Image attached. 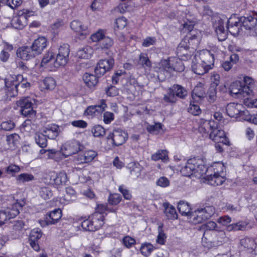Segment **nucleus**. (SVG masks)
Listing matches in <instances>:
<instances>
[{
	"label": "nucleus",
	"instance_id": "nucleus-1",
	"mask_svg": "<svg viewBox=\"0 0 257 257\" xmlns=\"http://www.w3.org/2000/svg\"><path fill=\"white\" fill-rule=\"evenodd\" d=\"M200 131L208 133L210 131L209 138L215 143H222L223 145H229V141L226 137L224 131L218 128L216 122L211 120H201Z\"/></svg>",
	"mask_w": 257,
	"mask_h": 257
},
{
	"label": "nucleus",
	"instance_id": "nucleus-2",
	"mask_svg": "<svg viewBox=\"0 0 257 257\" xmlns=\"http://www.w3.org/2000/svg\"><path fill=\"white\" fill-rule=\"evenodd\" d=\"M181 174L186 177L194 175L200 177L206 172V168L203 160L199 157H194L189 159L185 165L180 169Z\"/></svg>",
	"mask_w": 257,
	"mask_h": 257
},
{
	"label": "nucleus",
	"instance_id": "nucleus-3",
	"mask_svg": "<svg viewBox=\"0 0 257 257\" xmlns=\"http://www.w3.org/2000/svg\"><path fill=\"white\" fill-rule=\"evenodd\" d=\"M199 40L195 39L188 41L187 38H183L179 44L176 53L180 59L186 61L191 58L194 50H196L199 45Z\"/></svg>",
	"mask_w": 257,
	"mask_h": 257
},
{
	"label": "nucleus",
	"instance_id": "nucleus-4",
	"mask_svg": "<svg viewBox=\"0 0 257 257\" xmlns=\"http://www.w3.org/2000/svg\"><path fill=\"white\" fill-rule=\"evenodd\" d=\"M104 219L103 215L99 213H94L87 219L81 222V226L84 230L95 231L103 225Z\"/></svg>",
	"mask_w": 257,
	"mask_h": 257
},
{
	"label": "nucleus",
	"instance_id": "nucleus-5",
	"mask_svg": "<svg viewBox=\"0 0 257 257\" xmlns=\"http://www.w3.org/2000/svg\"><path fill=\"white\" fill-rule=\"evenodd\" d=\"M18 106L21 108L20 112L24 116L34 118L36 115V111L34 110L35 100L29 97L21 98L17 101Z\"/></svg>",
	"mask_w": 257,
	"mask_h": 257
},
{
	"label": "nucleus",
	"instance_id": "nucleus-6",
	"mask_svg": "<svg viewBox=\"0 0 257 257\" xmlns=\"http://www.w3.org/2000/svg\"><path fill=\"white\" fill-rule=\"evenodd\" d=\"M226 19L224 15L218 14L213 15L212 17L213 28L219 41H223L227 37V31L224 29V21Z\"/></svg>",
	"mask_w": 257,
	"mask_h": 257
},
{
	"label": "nucleus",
	"instance_id": "nucleus-7",
	"mask_svg": "<svg viewBox=\"0 0 257 257\" xmlns=\"http://www.w3.org/2000/svg\"><path fill=\"white\" fill-rule=\"evenodd\" d=\"M215 213V208L212 206L198 208L190 215V219L195 224L201 223L209 219Z\"/></svg>",
	"mask_w": 257,
	"mask_h": 257
},
{
	"label": "nucleus",
	"instance_id": "nucleus-8",
	"mask_svg": "<svg viewBox=\"0 0 257 257\" xmlns=\"http://www.w3.org/2000/svg\"><path fill=\"white\" fill-rule=\"evenodd\" d=\"M20 79H22L21 75L14 76L10 75L5 79V86L8 90V96L12 97L17 95L19 90V81Z\"/></svg>",
	"mask_w": 257,
	"mask_h": 257
},
{
	"label": "nucleus",
	"instance_id": "nucleus-9",
	"mask_svg": "<svg viewBox=\"0 0 257 257\" xmlns=\"http://www.w3.org/2000/svg\"><path fill=\"white\" fill-rule=\"evenodd\" d=\"M84 149V146L79 141L75 140L66 142L61 147L62 154L68 157L76 154Z\"/></svg>",
	"mask_w": 257,
	"mask_h": 257
},
{
	"label": "nucleus",
	"instance_id": "nucleus-10",
	"mask_svg": "<svg viewBox=\"0 0 257 257\" xmlns=\"http://www.w3.org/2000/svg\"><path fill=\"white\" fill-rule=\"evenodd\" d=\"M128 138V135L124 131L120 128L115 129L107 137L111 140L113 146H119L123 144Z\"/></svg>",
	"mask_w": 257,
	"mask_h": 257
},
{
	"label": "nucleus",
	"instance_id": "nucleus-11",
	"mask_svg": "<svg viewBox=\"0 0 257 257\" xmlns=\"http://www.w3.org/2000/svg\"><path fill=\"white\" fill-rule=\"evenodd\" d=\"M113 59H102L99 61L94 70V72L98 77L102 76L107 71L112 69L114 66Z\"/></svg>",
	"mask_w": 257,
	"mask_h": 257
},
{
	"label": "nucleus",
	"instance_id": "nucleus-12",
	"mask_svg": "<svg viewBox=\"0 0 257 257\" xmlns=\"http://www.w3.org/2000/svg\"><path fill=\"white\" fill-rule=\"evenodd\" d=\"M62 217V211L59 208L47 213L45 217V220L40 221L42 226L56 224Z\"/></svg>",
	"mask_w": 257,
	"mask_h": 257
},
{
	"label": "nucleus",
	"instance_id": "nucleus-13",
	"mask_svg": "<svg viewBox=\"0 0 257 257\" xmlns=\"http://www.w3.org/2000/svg\"><path fill=\"white\" fill-rule=\"evenodd\" d=\"M29 17L30 15L28 13H25L24 12H20L17 16L13 18L11 25L15 29H22L27 25Z\"/></svg>",
	"mask_w": 257,
	"mask_h": 257
},
{
	"label": "nucleus",
	"instance_id": "nucleus-14",
	"mask_svg": "<svg viewBox=\"0 0 257 257\" xmlns=\"http://www.w3.org/2000/svg\"><path fill=\"white\" fill-rule=\"evenodd\" d=\"M196 57L201 62L206 65V66L208 67L210 69H212L214 66V58L213 54L210 51L207 50L201 51Z\"/></svg>",
	"mask_w": 257,
	"mask_h": 257
},
{
	"label": "nucleus",
	"instance_id": "nucleus-15",
	"mask_svg": "<svg viewBox=\"0 0 257 257\" xmlns=\"http://www.w3.org/2000/svg\"><path fill=\"white\" fill-rule=\"evenodd\" d=\"M242 27L246 30H251L257 25V16L249 15L239 18Z\"/></svg>",
	"mask_w": 257,
	"mask_h": 257
},
{
	"label": "nucleus",
	"instance_id": "nucleus-16",
	"mask_svg": "<svg viewBox=\"0 0 257 257\" xmlns=\"http://www.w3.org/2000/svg\"><path fill=\"white\" fill-rule=\"evenodd\" d=\"M46 47L47 40L43 37L36 39L31 46L36 56L40 54Z\"/></svg>",
	"mask_w": 257,
	"mask_h": 257
},
{
	"label": "nucleus",
	"instance_id": "nucleus-17",
	"mask_svg": "<svg viewBox=\"0 0 257 257\" xmlns=\"http://www.w3.org/2000/svg\"><path fill=\"white\" fill-rule=\"evenodd\" d=\"M241 27L242 25L239 18H231L227 21V29L229 33L233 36L238 34Z\"/></svg>",
	"mask_w": 257,
	"mask_h": 257
},
{
	"label": "nucleus",
	"instance_id": "nucleus-18",
	"mask_svg": "<svg viewBox=\"0 0 257 257\" xmlns=\"http://www.w3.org/2000/svg\"><path fill=\"white\" fill-rule=\"evenodd\" d=\"M97 156V153L92 150L85 151L83 154H79L76 160L80 164L88 163L93 161Z\"/></svg>",
	"mask_w": 257,
	"mask_h": 257
},
{
	"label": "nucleus",
	"instance_id": "nucleus-19",
	"mask_svg": "<svg viewBox=\"0 0 257 257\" xmlns=\"http://www.w3.org/2000/svg\"><path fill=\"white\" fill-rule=\"evenodd\" d=\"M17 57L24 60H29L36 56L31 47L22 46L17 51Z\"/></svg>",
	"mask_w": 257,
	"mask_h": 257
},
{
	"label": "nucleus",
	"instance_id": "nucleus-20",
	"mask_svg": "<svg viewBox=\"0 0 257 257\" xmlns=\"http://www.w3.org/2000/svg\"><path fill=\"white\" fill-rule=\"evenodd\" d=\"M70 27L74 32L81 36H86L89 34L88 27L78 20L72 21L70 23Z\"/></svg>",
	"mask_w": 257,
	"mask_h": 257
},
{
	"label": "nucleus",
	"instance_id": "nucleus-21",
	"mask_svg": "<svg viewBox=\"0 0 257 257\" xmlns=\"http://www.w3.org/2000/svg\"><path fill=\"white\" fill-rule=\"evenodd\" d=\"M24 206V204H21L17 202L14 203L10 207H7L4 213L8 219L13 218L20 213V209Z\"/></svg>",
	"mask_w": 257,
	"mask_h": 257
},
{
	"label": "nucleus",
	"instance_id": "nucleus-22",
	"mask_svg": "<svg viewBox=\"0 0 257 257\" xmlns=\"http://www.w3.org/2000/svg\"><path fill=\"white\" fill-rule=\"evenodd\" d=\"M194 25L192 24H188L185 23L183 24V28L181 30L182 33H186L184 38H187L188 41H191L192 39L199 40L197 36V32L193 30Z\"/></svg>",
	"mask_w": 257,
	"mask_h": 257
},
{
	"label": "nucleus",
	"instance_id": "nucleus-23",
	"mask_svg": "<svg viewBox=\"0 0 257 257\" xmlns=\"http://www.w3.org/2000/svg\"><path fill=\"white\" fill-rule=\"evenodd\" d=\"M249 87L247 86H242L239 83H233L230 86L229 92L232 95L241 94L244 95L245 93L249 94Z\"/></svg>",
	"mask_w": 257,
	"mask_h": 257
},
{
	"label": "nucleus",
	"instance_id": "nucleus-24",
	"mask_svg": "<svg viewBox=\"0 0 257 257\" xmlns=\"http://www.w3.org/2000/svg\"><path fill=\"white\" fill-rule=\"evenodd\" d=\"M192 69L195 73L198 75H203L210 70L208 67L206 66V65L201 62L197 57H196L195 62L193 61Z\"/></svg>",
	"mask_w": 257,
	"mask_h": 257
},
{
	"label": "nucleus",
	"instance_id": "nucleus-25",
	"mask_svg": "<svg viewBox=\"0 0 257 257\" xmlns=\"http://www.w3.org/2000/svg\"><path fill=\"white\" fill-rule=\"evenodd\" d=\"M42 132L47 138L49 139H55L59 135L60 128L58 125L53 124L45 128L42 131Z\"/></svg>",
	"mask_w": 257,
	"mask_h": 257
},
{
	"label": "nucleus",
	"instance_id": "nucleus-26",
	"mask_svg": "<svg viewBox=\"0 0 257 257\" xmlns=\"http://www.w3.org/2000/svg\"><path fill=\"white\" fill-rule=\"evenodd\" d=\"M106 104L104 100H101V104L88 106L85 111V114L88 115L96 114L104 111Z\"/></svg>",
	"mask_w": 257,
	"mask_h": 257
},
{
	"label": "nucleus",
	"instance_id": "nucleus-27",
	"mask_svg": "<svg viewBox=\"0 0 257 257\" xmlns=\"http://www.w3.org/2000/svg\"><path fill=\"white\" fill-rule=\"evenodd\" d=\"M168 90H170L176 98L184 99L187 95L186 89L179 84L173 85L168 88Z\"/></svg>",
	"mask_w": 257,
	"mask_h": 257
},
{
	"label": "nucleus",
	"instance_id": "nucleus-28",
	"mask_svg": "<svg viewBox=\"0 0 257 257\" xmlns=\"http://www.w3.org/2000/svg\"><path fill=\"white\" fill-rule=\"evenodd\" d=\"M127 169L132 177L137 179L141 176L143 167L138 163L131 162L128 164Z\"/></svg>",
	"mask_w": 257,
	"mask_h": 257
},
{
	"label": "nucleus",
	"instance_id": "nucleus-29",
	"mask_svg": "<svg viewBox=\"0 0 257 257\" xmlns=\"http://www.w3.org/2000/svg\"><path fill=\"white\" fill-rule=\"evenodd\" d=\"M175 64V58L161 60L160 63V71L165 70L167 72L171 73L173 71V65Z\"/></svg>",
	"mask_w": 257,
	"mask_h": 257
},
{
	"label": "nucleus",
	"instance_id": "nucleus-30",
	"mask_svg": "<svg viewBox=\"0 0 257 257\" xmlns=\"http://www.w3.org/2000/svg\"><path fill=\"white\" fill-rule=\"evenodd\" d=\"M99 77L96 74L93 75L85 73L83 76V80L88 87L91 88L94 87L97 84Z\"/></svg>",
	"mask_w": 257,
	"mask_h": 257
},
{
	"label": "nucleus",
	"instance_id": "nucleus-31",
	"mask_svg": "<svg viewBox=\"0 0 257 257\" xmlns=\"http://www.w3.org/2000/svg\"><path fill=\"white\" fill-rule=\"evenodd\" d=\"M209 184L213 186L220 185L225 181V179L220 174H213L206 176Z\"/></svg>",
	"mask_w": 257,
	"mask_h": 257
},
{
	"label": "nucleus",
	"instance_id": "nucleus-32",
	"mask_svg": "<svg viewBox=\"0 0 257 257\" xmlns=\"http://www.w3.org/2000/svg\"><path fill=\"white\" fill-rule=\"evenodd\" d=\"M164 212L168 219H176L178 217L175 208L168 203H164Z\"/></svg>",
	"mask_w": 257,
	"mask_h": 257
},
{
	"label": "nucleus",
	"instance_id": "nucleus-33",
	"mask_svg": "<svg viewBox=\"0 0 257 257\" xmlns=\"http://www.w3.org/2000/svg\"><path fill=\"white\" fill-rule=\"evenodd\" d=\"M40 85L42 89L52 90L56 86V81L53 78L47 77L40 82Z\"/></svg>",
	"mask_w": 257,
	"mask_h": 257
},
{
	"label": "nucleus",
	"instance_id": "nucleus-34",
	"mask_svg": "<svg viewBox=\"0 0 257 257\" xmlns=\"http://www.w3.org/2000/svg\"><path fill=\"white\" fill-rule=\"evenodd\" d=\"M178 209L181 215L190 216L191 208L188 202L184 201H180L178 204Z\"/></svg>",
	"mask_w": 257,
	"mask_h": 257
},
{
	"label": "nucleus",
	"instance_id": "nucleus-35",
	"mask_svg": "<svg viewBox=\"0 0 257 257\" xmlns=\"http://www.w3.org/2000/svg\"><path fill=\"white\" fill-rule=\"evenodd\" d=\"M139 63L146 70L150 71L152 67V62L147 54L142 53L139 57Z\"/></svg>",
	"mask_w": 257,
	"mask_h": 257
},
{
	"label": "nucleus",
	"instance_id": "nucleus-36",
	"mask_svg": "<svg viewBox=\"0 0 257 257\" xmlns=\"http://www.w3.org/2000/svg\"><path fill=\"white\" fill-rule=\"evenodd\" d=\"M36 144L41 148H44L47 146V138L44 133H36L35 136Z\"/></svg>",
	"mask_w": 257,
	"mask_h": 257
},
{
	"label": "nucleus",
	"instance_id": "nucleus-37",
	"mask_svg": "<svg viewBox=\"0 0 257 257\" xmlns=\"http://www.w3.org/2000/svg\"><path fill=\"white\" fill-rule=\"evenodd\" d=\"M205 92L203 89L195 87L192 92V98L193 101H200L205 96Z\"/></svg>",
	"mask_w": 257,
	"mask_h": 257
},
{
	"label": "nucleus",
	"instance_id": "nucleus-38",
	"mask_svg": "<svg viewBox=\"0 0 257 257\" xmlns=\"http://www.w3.org/2000/svg\"><path fill=\"white\" fill-rule=\"evenodd\" d=\"M151 159L155 161H157L160 160L163 161H166L168 159V152L165 150H159L156 153L152 155Z\"/></svg>",
	"mask_w": 257,
	"mask_h": 257
},
{
	"label": "nucleus",
	"instance_id": "nucleus-39",
	"mask_svg": "<svg viewBox=\"0 0 257 257\" xmlns=\"http://www.w3.org/2000/svg\"><path fill=\"white\" fill-rule=\"evenodd\" d=\"M240 244L247 249L253 250L255 247V244L253 239L245 237L240 240Z\"/></svg>",
	"mask_w": 257,
	"mask_h": 257
},
{
	"label": "nucleus",
	"instance_id": "nucleus-40",
	"mask_svg": "<svg viewBox=\"0 0 257 257\" xmlns=\"http://www.w3.org/2000/svg\"><path fill=\"white\" fill-rule=\"evenodd\" d=\"M247 224L246 222L241 221L228 225L227 229L228 231L244 230L245 229Z\"/></svg>",
	"mask_w": 257,
	"mask_h": 257
},
{
	"label": "nucleus",
	"instance_id": "nucleus-41",
	"mask_svg": "<svg viewBox=\"0 0 257 257\" xmlns=\"http://www.w3.org/2000/svg\"><path fill=\"white\" fill-rule=\"evenodd\" d=\"M39 194L42 198L45 200H47L52 197L53 191L50 186L42 187L40 188Z\"/></svg>",
	"mask_w": 257,
	"mask_h": 257
},
{
	"label": "nucleus",
	"instance_id": "nucleus-42",
	"mask_svg": "<svg viewBox=\"0 0 257 257\" xmlns=\"http://www.w3.org/2000/svg\"><path fill=\"white\" fill-rule=\"evenodd\" d=\"M67 181V176L64 172H60L57 174L54 178L53 182L56 185H62L65 184Z\"/></svg>",
	"mask_w": 257,
	"mask_h": 257
},
{
	"label": "nucleus",
	"instance_id": "nucleus-43",
	"mask_svg": "<svg viewBox=\"0 0 257 257\" xmlns=\"http://www.w3.org/2000/svg\"><path fill=\"white\" fill-rule=\"evenodd\" d=\"M92 53V49L89 46H86L78 51L77 56L82 59H88Z\"/></svg>",
	"mask_w": 257,
	"mask_h": 257
},
{
	"label": "nucleus",
	"instance_id": "nucleus-44",
	"mask_svg": "<svg viewBox=\"0 0 257 257\" xmlns=\"http://www.w3.org/2000/svg\"><path fill=\"white\" fill-rule=\"evenodd\" d=\"M237 104L234 103L228 104L226 107V111L227 114L231 117H233L239 113V109L236 108Z\"/></svg>",
	"mask_w": 257,
	"mask_h": 257
},
{
	"label": "nucleus",
	"instance_id": "nucleus-45",
	"mask_svg": "<svg viewBox=\"0 0 257 257\" xmlns=\"http://www.w3.org/2000/svg\"><path fill=\"white\" fill-rule=\"evenodd\" d=\"M68 61V58L57 54L54 62V67L58 68L60 66H64L67 63Z\"/></svg>",
	"mask_w": 257,
	"mask_h": 257
},
{
	"label": "nucleus",
	"instance_id": "nucleus-46",
	"mask_svg": "<svg viewBox=\"0 0 257 257\" xmlns=\"http://www.w3.org/2000/svg\"><path fill=\"white\" fill-rule=\"evenodd\" d=\"M198 101H190V105L188 108V112L194 115H197L201 112L199 106L196 103Z\"/></svg>",
	"mask_w": 257,
	"mask_h": 257
},
{
	"label": "nucleus",
	"instance_id": "nucleus-47",
	"mask_svg": "<svg viewBox=\"0 0 257 257\" xmlns=\"http://www.w3.org/2000/svg\"><path fill=\"white\" fill-rule=\"evenodd\" d=\"M213 235L216 237L217 244L219 245L224 242L226 238L225 232L222 230H217L213 232Z\"/></svg>",
	"mask_w": 257,
	"mask_h": 257
},
{
	"label": "nucleus",
	"instance_id": "nucleus-48",
	"mask_svg": "<svg viewBox=\"0 0 257 257\" xmlns=\"http://www.w3.org/2000/svg\"><path fill=\"white\" fill-rule=\"evenodd\" d=\"M99 45L102 49H108L112 46L113 41L111 38L105 36L101 40Z\"/></svg>",
	"mask_w": 257,
	"mask_h": 257
},
{
	"label": "nucleus",
	"instance_id": "nucleus-49",
	"mask_svg": "<svg viewBox=\"0 0 257 257\" xmlns=\"http://www.w3.org/2000/svg\"><path fill=\"white\" fill-rule=\"evenodd\" d=\"M91 132L95 137H101L105 134L104 128L100 125H96L93 127Z\"/></svg>",
	"mask_w": 257,
	"mask_h": 257
},
{
	"label": "nucleus",
	"instance_id": "nucleus-50",
	"mask_svg": "<svg viewBox=\"0 0 257 257\" xmlns=\"http://www.w3.org/2000/svg\"><path fill=\"white\" fill-rule=\"evenodd\" d=\"M217 87L210 86L208 91V100L210 103L214 102L217 98Z\"/></svg>",
	"mask_w": 257,
	"mask_h": 257
},
{
	"label": "nucleus",
	"instance_id": "nucleus-51",
	"mask_svg": "<svg viewBox=\"0 0 257 257\" xmlns=\"http://www.w3.org/2000/svg\"><path fill=\"white\" fill-rule=\"evenodd\" d=\"M42 235V232L39 228L33 229L30 234L29 240L33 241H38Z\"/></svg>",
	"mask_w": 257,
	"mask_h": 257
},
{
	"label": "nucleus",
	"instance_id": "nucleus-52",
	"mask_svg": "<svg viewBox=\"0 0 257 257\" xmlns=\"http://www.w3.org/2000/svg\"><path fill=\"white\" fill-rule=\"evenodd\" d=\"M34 180V176L32 174L22 173L17 177V180L20 182L25 183Z\"/></svg>",
	"mask_w": 257,
	"mask_h": 257
},
{
	"label": "nucleus",
	"instance_id": "nucleus-53",
	"mask_svg": "<svg viewBox=\"0 0 257 257\" xmlns=\"http://www.w3.org/2000/svg\"><path fill=\"white\" fill-rule=\"evenodd\" d=\"M163 100L165 102L170 104H174L177 101V98L174 96L170 90H168L167 93L164 95Z\"/></svg>",
	"mask_w": 257,
	"mask_h": 257
},
{
	"label": "nucleus",
	"instance_id": "nucleus-54",
	"mask_svg": "<svg viewBox=\"0 0 257 257\" xmlns=\"http://www.w3.org/2000/svg\"><path fill=\"white\" fill-rule=\"evenodd\" d=\"M153 248L154 247L151 243H145L141 245L140 251L142 254L148 256L151 253Z\"/></svg>",
	"mask_w": 257,
	"mask_h": 257
},
{
	"label": "nucleus",
	"instance_id": "nucleus-55",
	"mask_svg": "<svg viewBox=\"0 0 257 257\" xmlns=\"http://www.w3.org/2000/svg\"><path fill=\"white\" fill-rule=\"evenodd\" d=\"M19 136L16 134H11L7 137V142L10 147H15L18 141Z\"/></svg>",
	"mask_w": 257,
	"mask_h": 257
},
{
	"label": "nucleus",
	"instance_id": "nucleus-56",
	"mask_svg": "<svg viewBox=\"0 0 257 257\" xmlns=\"http://www.w3.org/2000/svg\"><path fill=\"white\" fill-rule=\"evenodd\" d=\"M66 195L65 199L70 201L73 200L75 199L76 197V192L72 187H67L65 189Z\"/></svg>",
	"mask_w": 257,
	"mask_h": 257
},
{
	"label": "nucleus",
	"instance_id": "nucleus-57",
	"mask_svg": "<svg viewBox=\"0 0 257 257\" xmlns=\"http://www.w3.org/2000/svg\"><path fill=\"white\" fill-rule=\"evenodd\" d=\"M15 126V123L11 120L4 121L1 124V129L6 131L12 130Z\"/></svg>",
	"mask_w": 257,
	"mask_h": 257
},
{
	"label": "nucleus",
	"instance_id": "nucleus-58",
	"mask_svg": "<svg viewBox=\"0 0 257 257\" xmlns=\"http://www.w3.org/2000/svg\"><path fill=\"white\" fill-rule=\"evenodd\" d=\"M159 234L157 238V242L160 244H164L166 241V236L161 226L158 227Z\"/></svg>",
	"mask_w": 257,
	"mask_h": 257
},
{
	"label": "nucleus",
	"instance_id": "nucleus-59",
	"mask_svg": "<svg viewBox=\"0 0 257 257\" xmlns=\"http://www.w3.org/2000/svg\"><path fill=\"white\" fill-rule=\"evenodd\" d=\"M104 36L105 35L103 31L102 30H99L91 36V39L93 42H99L100 43L101 40H102Z\"/></svg>",
	"mask_w": 257,
	"mask_h": 257
},
{
	"label": "nucleus",
	"instance_id": "nucleus-60",
	"mask_svg": "<svg viewBox=\"0 0 257 257\" xmlns=\"http://www.w3.org/2000/svg\"><path fill=\"white\" fill-rule=\"evenodd\" d=\"M121 200V197L120 194H113L109 195L108 198V202L111 205H117Z\"/></svg>",
	"mask_w": 257,
	"mask_h": 257
},
{
	"label": "nucleus",
	"instance_id": "nucleus-61",
	"mask_svg": "<svg viewBox=\"0 0 257 257\" xmlns=\"http://www.w3.org/2000/svg\"><path fill=\"white\" fill-rule=\"evenodd\" d=\"M54 59V55L52 52H48L47 53H46L45 56H44L41 64L42 65L44 66L45 65H46L49 63H50L51 61H53Z\"/></svg>",
	"mask_w": 257,
	"mask_h": 257
},
{
	"label": "nucleus",
	"instance_id": "nucleus-62",
	"mask_svg": "<svg viewBox=\"0 0 257 257\" xmlns=\"http://www.w3.org/2000/svg\"><path fill=\"white\" fill-rule=\"evenodd\" d=\"M173 71H177L179 72H182L184 70L185 67L181 61V60L176 59L175 58V64L173 65Z\"/></svg>",
	"mask_w": 257,
	"mask_h": 257
},
{
	"label": "nucleus",
	"instance_id": "nucleus-63",
	"mask_svg": "<svg viewBox=\"0 0 257 257\" xmlns=\"http://www.w3.org/2000/svg\"><path fill=\"white\" fill-rule=\"evenodd\" d=\"M6 172L10 174H11L12 176H15L16 173H19L21 169L19 166L14 165L11 164L6 168Z\"/></svg>",
	"mask_w": 257,
	"mask_h": 257
},
{
	"label": "nucleus",
	"instance_id": "nucleus-64",
	"mask_svg": "<svg viewBox=\"0 0 257 257\" xmlns=\"http://www.w3.org/2000/svg\"><path fill=\"white\" fill-rule=\"evenodd\" d=\"M212 167L213 168L214 174H221L223 172L225 167L223 164L220 162L213 163Z\"/></svg>",
	"mask_w": 257,
	"mask_h": 257
}]
</instances>
